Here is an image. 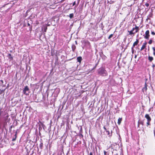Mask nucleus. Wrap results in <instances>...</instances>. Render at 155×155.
<instances>
[{"mask_svg":"<svg viewBox=\"0 0 155 155\" xmlns=\"http://www.w3.org/2000/svg\"><path fill=\"white\" fill-rule=\"evenodd\" d=\"M140 124H141L142 125H143V121H139L138 122V126L139 127Z\"/></svg>","mask_w":155,"mask_h":155,"instance_id":"9b49d317","label":"nucleus"},{"mask_svg":"<svg viewBox=\"0 0 155 155\" xmlns=\"http://www.w3.org/2000/svg\"><path fill=\"white\" fill-rule=\"evenodd\" d=\"M4 90H0V95L2 94V93L3 91H4Z\"/></svg>","mask_w":155,"mask_h":155,"instance_id":"a878e982","label":"nucleus"},{"mask_svg":"<svg viewBox=\"0 0 155 155\" xmlns=\"http://www.w3.org/2000/svg\"><path fill=\"white\" fill-rule=\"evenodd\" d=\"M29 88L28 86H26L25 87L24 89L23 90V93L26 95H27L28 94V93H26L27 91H29Z\"/></svg>","mask_w":155,"mask_h":155,"instance_id":"7ed1b4c3","label":"nucleus"},{"mask_svg":"<svg viewBox=\"0 0 155 155\" xmlns=\"http://www.w3.org/2000/svg\"><path fill=\"white\" fill-rule=\"evenodd\" d=\"M149 4H148V3H146L145 4V5L147 6V7H148L149 6Z\"/></svg>","mask_w":155,"mask_h":155,"instance_id":"7c9ffc66","label":"nucleus"},{"mask_svg":"<svg viewBox=\"0 0 155 155\" xmlns=\"http://www.w3.org/2000/svg\"><path fill=\"white\" fill-rule=\"evenodd\" d=\"M75 4H76V2H75V1L73 3V5H72L73 6H74L75 5Z\"/></svg>","mask_w":155,"mask_h":155,"instance_id":"c756f323","label":"nucleus"},{"mask_svg":"<svg viewBox=\"0 0 155 155\" xmlns=\"http://www.w3.org/2000/svg\"><path fill=\"white\" fill-rule=\"evenodd\" d=\"M104 128L105 130H106V127H105V126H104Z\"/></svg>","mask_w":155,"mask_h":155,"instance_id":"58836bf2","label":"nucleus"},{"mask_svg":"<svg viewBox=\"0 0 155 155\" xmlns=\"http://www.w3.org/2000/svg\"><path fill=\"white\" fill-rule=\"evenodd\" d=\"M139 42V41L138 39H137L136 41H135L133 44V47L131 48V49L133 50V48L136 45H137Z\"/></svg>","mask_w":155,"mask_h":155,"instance_id":"39448f33","label":"nucleus"},{"mask_svg":"<svg viewBox=\"0 0 155 155\" xmlns=\"http://www.w3.org/2000/svg\"><path fill=\"white\" fill-rule=\"evenodd\" d=\"M88 155H93V153L92 152H90V153H89V154H88Z\"/></svg>","mask_w":155,"mask_h":155,"instance_id":"cd10ccee","label":"nucleus"},{"mask_svg":"<svg viewBox=\"0 0 155 155\" xmlns=\"http://www.w3.org/2000/svg\"><path fill=\"white\" fill-rule=\"evenodd\" d=\"M75 43L76 45L77 44V41H75Z\"/></svg>","mask_w":155,"mask_h":155,"instance_id":"f704fd0d","label":"nucleus"},{"mask_svg":"<svg viewBox=\"0 0 155 155\" xmlns=\"http://www.w3.org/2000/svg\"><path fill=\"white\" fill-rule=\"evenodd\" d=\"M8 117L9 116L8 114H7V115L4 117V120L5 121H6L8 120Z\"/></svg>","mask_w":155,"mask_h":155,"instance_id":"4468645a","label":"nucleus"},{"mask_svg":"<svg viewBox=\"0 0 155 155\" xmlns=\"http://www.w3.org/2000/svg\"><path fill=\"white\" fill-rule=\"evenodd\" d=\"M122 120V118H118V120L117 123L119 125H120V124Z\"/></svg>","mask_w":155,"mask_h":155,"instance_id":"9d476101","label":"nucleus"},{"mask_svg":"<svg viewBox=\"0 0 155 155\" xmlns=\"http://www.w3.org/2000/svg\"><path fill=\"white\" fill-rule=\"evenodd\" d=\"M104 155H106L107 153V152L105 151H104Z\"/></svg>","mask_w":155,"mask_h":155,"instance_id":"2f4dec72","label":"nucleus"},{"mask_svg":"<svg viewBox=\"0 0 155 155\" xmlns=\"http://www.w3.org/2000/svg\"><path fill=\"white\" fill-rule=\"evenodd\" d=\"M147 44V43L146 42H145L143 43L140 49L141 51H142L146 47V45Z\"/></svg>","mask_w":155,"mask_h":155,"instance_id":"0eeeda50","label":"nucleus"},{"mask_svg":"<svg viewBox=\"0 0 155 155\" xmlns=\"http://www.w3.org/2000/svg\"><path fill=\"white\" fill-rule=\"evenodd\" d=\"M134 30H135V28H132V30H131V31H134Z\"/></svg>","mask_w":155,"mask_h":155,"instance_id":"473e14b6","label":"nucleus"},{"mask_svg":"<svg viewBox=\"0 0 155 155\" xmlns=\"http://www.w3.org/2000/svg\"><path fill=\"white\" fill-rule=\"evenodd\" d=\"M12 126H11L10 127V129H10V130H11V129H12Z\"/></svg>","mask_w":155,"mask_h":155,"instance_id":"4c0bfd02","label":"nucleus"},{"mask_svg":"<svg viewBox=\"0 0 155 155\" xmlns=\"http://www.w3.org/2000/svg\"><path fill=\"white\" fill-rule=\"evenodd\" d=\"M17 138L15 137L14 138H13L12 139V141H15L16 140V139Z\"/></svg>","mask_w":155,"mask_h":155,"instance_id":"b1692460","label":"nucleus"},{"mask_svg":"<svg viewBox=\"0 0 155 155\" xmlns=\"http://www.w3.org/2000/svg\"><path fill=\"white\" fill-rule=\"evenodd\" d=\"M97 64H97H97H96V65H95V67H94V68H93L94 69V68H96V67H97Z\"/></svg>","mask_w":155,"mask_h":155,"instance_id":"c85d7f7f","label":"nucleus"},{"mask_svg":"<svg viewBox=\"0 0 155 155\" xmlns=\"http://www.w3.org/2000/svg\"><path fill=\"white\" fill-rule=\"evenodd\" d=\"M76 46L74 45H73L72 46V51H74L75 49H76Z\"/></svg>","mask_w":155,"mask_h":155,"instance_id":"ddd939ff","label":"nucleus"},{"mask_svg":"<svg viewBox=\"0 0 155 155\" xmlns=\"http://www.w3.org/2000/svg\"><path fill=\"white\" fill-rule=\"evenodd\" d=\"M17 132L16 131L15 133V137L17 138Z\"/></svg>","mask_w":155,"mask_h":155,"instance_id":"393cba45","label":"nucleus"},{"mask_svg":"<svg viewBox=\"0 0 155 155\" xmlns=\"http://www.w3.org/2000/svg\"><path fill=\"white\" fill-rule=\"evenodd\" d=\"M148 59L150 61H152L153 60V58L152 57L149 56Z\"/></svg>","mask_w":155,"mask_h":155,"instance_id":"dca6fc26","label":"nucleus"},{"mask_svg":"<svg viewBox=\"0 0 155 155\" xmlns=\"http://www.w3.org/2000/svg\"><path fill=\"white\" fill-rule=\"evenodd\" d=\"M40 146L41 147L43 146V143H41L40 144Z\"/></svg>","mask_w":155,"mask_h":155,"instance_id":"72a5a7b5","label":"nucleus"},{"mask_svg":"<svg viewBox=\"0 0 155 155\" xmlns=\"http://www.w3.org/2000/svg\"><path fill=\"white\" fill-rule=\"evenodd\" d=\"M47 29V27H45V28L44 29V31L45 32H46Z\"/></svg>","mask_w":155,"mask_h":155,"instance_id":"5701e85b","label":"nucleus"},{"mask_svg":"<svg viewBox=\"0 0 155 155\" xmlns=\"http://www.w3.org/2000/svg\"><path fill=\"white\" fill-rule=\"evenodd\" d=\"M81 136H82V137H83V135L81 134Z\"/></svg>","mask_w":155,"mask_h":155,"instance_id":"a19ab883","label":"nucleus"},{"mask_svg":"<svg viewBox=\"0 0 155 155\" xmlns=\"http://www.w3.org/2000/svg\"><path fill=\"white\" fill-rule=\"evenodd\" d=\"M106 70L105 68L103 67H101L99 68L98 70V73L101 75H103L104 74H105Z\"/></svg>","mask_w":155,"mask_h":155,"instance_id":"f257e3e1","label":"nucleus"},{"mask_svg":"<svg viewBox=\"0 0 155 155\" xmlns=\"http://www.w3.org/2000/svg\"><path fill=\"white\" fill-rule=\"evenodd\" d=\"M132 50V53H134V49H133V50Z\"/></svg>","mask_w":155,"mask_h":155,"instance_id":"c9c22d12","label":"nucleus"},{"mask_svg":"<svg viewBox=\"0 0 155 155\" xmlns=\"http://www.w3.org/2000/svg\"><path fill=\"white\" fill-rule=\"evenodd\" d=\"M152 42V40L151 39H150L149 40V41L148 42V43L149 44H151Z\"/></svg>","mask_w":155,"mask_h":155,"instance_id":"aec40b11","label":"nucleus"},{"mask_svg":"<svg viewBox=\"0 0 155 155\" xmlns=\"http://www.w3.org/2000/svg\"><path fill=\"white\" fill-rule=\"evenodd\" d=\"M135 33H137L138 32L139 30V28L138 27H137L136 26L135 27Z\"/></svg>","mask_w":155,"mask_h":155,"instance_id":"f8f14e48","label":"nucleus"},{"mask_svg":"<svg viewBox=\"0 0 155 155\" xmlns=\"http://www.w3.org/2000/svg\"><path fill=\"white\" fill-rule=\"evenodd\" d=\"M150 121H147V126H148V125H150Z\"/></svg>","mask_w":155,"mask_h":155,"instance_id":"412c9836","label":"nucleus"},{"mask_svg":"<svg viewBox=\"0 0 155 155\" xmlns=\"http://www.w3.org/2000/svg\"><path fill=\"white\" fill-rule=\"evenodd\" d=\"M128 32L129 33V34L130 35H131L132 34L134 35V33L133 32V31L131 30L130 31H128Z\"/></svg>","mask_w":155,"mask_h":155,"instance_id":"f3484780","label":"nucleus"},{"mask_svg":"<svg viewBox=\"0 0 155 155\" xmlns=\"http://www.w3.org/2000/svg\"><path fill=\"white\" fill-rule=\"evenodd\" d=\"M151 33L152 35H155V33L154 31H152Z\"/></svg>","mask_w":155,"mask_h":155,"instance_id":"bb28decb","label":"nucleus"},{"mask_svg":"<svg viewBox=\"0 0 155 155\" xmlns=\"http://www.w3.org/2000/svg\"><path fill=\"white\" fill-rule=\"evenodd\" d=\"M137 56L135 55V58H136Z\"/></svg>","mask_w":155,"mask_h":155,"instance_id":"ea45409f","label":"nucleus"},{"mask_svg":"<svg viewBox=\"0 0 155 155\" xmlns=\"http://www.w3.org/2000/svg\"><path fill=\"white\" fill-rule=\"evenodd\" d=\"M113 36V34H111L110 35L109 37H108V38L110 39V38H111Z\"/></svg>","mask_w":155,"mask_h":155,"instance_id":"4be33fe9","label":"nucleus"},{"mask_svg":"<svg viewBox=\"0 0 155 155\" xmlns=\"http://www.w3.org/2000/svg\"><path fill=\"white\" fill-rule=\"evenodd\" d=\"M145 117L147 119V121H151V119L148 114H146Z\"/></svg>","mask_w":155,"mask_h":155,"instance_id":"20e7f679","label":"nucleus"},{"mask_svg":"<svg viewBox=\"0 0 155 155\" xmlns=\"http://www.w3.org/2000/svg\"><path fill=\"white\" fill-rule=\"evenodd\" d=\"M147 90V87L146 84L145 83L144 87L142 89V91L143 92L146 91Z\"/></svg>","mask_w":155,"mask_h":155,"instance_id":"1a4fd4ad","label":"nucleus"},{"mask_svg":"<svg viewBox=\"0 0 155 155\" xmlns=\"http://www.w3.org/2000/svg\"><path fill=\"white\" fill-rule=\"evenodd\" d=\"M7 57L10 61H12L13 60V57L12 56L11 54L9 53L8 54Z\"/></svg>","mask_w":155,"mask_h":155,"instance_id":"423d86ee","label":"nucleus"},{"mask_svg":"<svg viewBox=\"0 0 155 155\" xmlns=\"http://www.w3.org/2000/svg\"><path fill=\"white\" fill-rule=\"evenodd\" d=\"M0 81L2 82V83H3V81L2 80H0Z\"/></svg>","mask_w":155,"mask_h":155,"instance_id":"e433bc0d","label":"nucleus"},{"mask_svg":"<svg viewBox=\"0 0 155 155\" xmlns=\"http://www.w3.org/2000/svg\"><path fill=\"white\" fill-rule=\"evenodd\" d=\"M152 49L153 51V54L155 56V47H153L152 48Z\"/></svg>","mask_w":155,"mask_h":155,"instance_id":"6ab92c4d","label":"nucleus"},{"mask_svg":"<svg viewBox=\"0 0 155 155\" xmlns=\"http://www.w3.org/2000/svg\"><path fill=\"white\" fill-rule=\"evenodd\" d=\"M69 17L70 18H73L74 17V14L73 13L70 14L69 15Z\"/></svg>","mask_w":155,"mask_h":155,"instance_id":"a211bd4d","label":"nucleus"},{"mask_svg":"<svg viewBox=\"0 0 155 155\" xmlns=\"http://www.w3.org/2000/svg\"><path fill=\"white\" fill-rule=\"evenodd\" d=\"M28 25L30 26V29H29V31H32V26H31L30 24L29 23H28Z\"/></svg>","mask_w":155,"mask_h":155,"instance_id":"2eb2a0df","label":"nucleus"},{"mask_svg":"<svg viewBox=\"0 0 155 155\" xmlns=\"http://www.w3.org/2000/svg\"><path fill=\"white\" fill-rule=\"evenodd\" d=\"M82 60V58L81 56H79L77 58L78 62H79L80 63H81Z\"/></svg>","mask_w":155,"mask_h":155,"instance_id":"6e6552de","label":"nucleus"},{"mask_svg":"<svg viewBox=\"0 0 155 155\" xmlns=\"http://www.w3.org/2000/svg\"><path fill=\"white\" fill-rule=\"evenodd\" d=\"M149 30H147L145 33V35H143V36L144 38L147 39H148L149 38V37H150V34H149Z\"/></svg>","mask_w":155,"mask_h":155,"instance_id":"f03ea898","label":"nucleus"}]
</instances>
